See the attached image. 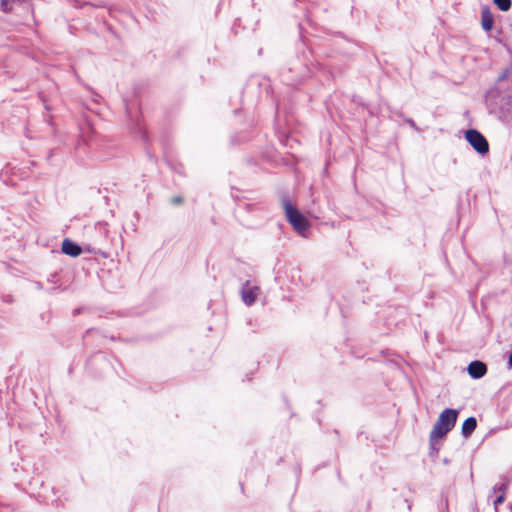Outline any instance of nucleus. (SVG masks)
I'll use <instances>...</instances> for the list:
<instances>
[{"mask_svg":"<svg viewBox=\"0 0 512 512\" xmlns=\"http://www.w3.org/2000/svg\"><path fill=\"white\" fill-rule=\"evenodd\" d=\"M312 53L302 50L290 58L279 71V76L287 86H298L310 78L314 71L321 68L319 63H314Z\"/></svg>","mask_w":512,"mask_h":512,"instance_id":"1","label":"nucleus"},{"mask_svg":"<svg viewBox=\"0 0 512 512\" xmlns=\"http://www.w3.org/2000/svg\"><path fill=\"white\" fill-rule=\"evenodd\" d=\"M283 207L288 222L297 233L303 236L309 228L308 219L288 199H283Z\"/></svg>","mask_w":512,"mask_h":512,"instance_id":"2","label":"nucleus"},{"mask_svg":"<svg viewBox=\"0 0 512 512\" xmlns=\"http://www.w3.org/2000/svg\"><path fill=\"white\" fill-rule=\"evenodd\" d=\"M465 139L479 155L484 156L488 154L489 143L485 136L477 129H468L465 132Z\"/></svg>","mask_w":512,"mask_h":512,"instance_id":"3","label":"nucleus"},{"mask_svg":"<svg viewBox=\"0 0 512 512\" xmlns=\"http://www.w3.org/2000/svg\"><path fill=\"white\" fill-rule=\"evenodd\" d=\"M457 418L458 411L456 409L446 408L440 413L436 422L438 425L443 426L446 431H451L456 424Z\"/></svg>","mask_w":512,"mask_h":512,"instance_id":"4","label":"nucleus"},{"mask_svg":"<svg viewBox=\"0 0 512 512\" xmlns=\"http://www.w3.org/2000/svg\"><path fill=\"white\" fill-rule=\"evenodd\" d=\"M259 292V287L252 286L249 281H246L241 287L242 301L248 306L253 305L258 297Z\"/></svg>","mask_w":512,"mask_h":512,"instance_id":"5","label":"nucleus"},{"mask_svg":"<svg viewBox=\"0 0 512 512\" xmlns=\"http://www.w3.org/2000/svg\"><path fill=\"white\" fill-rule=\"evenodd\" d=\"M468 374L473 379H480L487 373V365L479 360L472 361L467 368Z\"/></svg>","mask_w":512,"mask_h":512,"instance_id":"6","label":"nucleus"},{"mask_svg":"<svg viewBox=\"0 0 512 512\" xmlns=\"http://www.w3.org/2000/svg\"><path fill=\"white\" fill-rule=\"evenodd\" d=\"M61 250L65 255H68V256L74 257V258L78 257L83 251L82 247L78 243L72 241L69 238H65L62 241Z\"/></svg>","mask_w":512,"mask_h":512,"instance_id":"7","label":"nucleus"},{"mask_svg":"<svg viewBox=\"0 0 512 512\" xmlns=\"http://www.w3.org/2000/svg\"><path fill=\"white\" fill-rule=\"evenodd\" d=\"M494 25V18L488 7H484L481 10V26L486 32L492 30Z\"/></svg>","mask_w":512,"mask_h":512,"instance_id":"8","label":"nucleus"},{"mask_svg":"<svg viewBox=\"0 0 512 512\" xmlns=\"http://www.w3.org/2000/svg\"><path fill=\"white\" fill-rule=\"evenodd\" d=\"M449 432L450 431H446L443 426L438 425V423L436 422L433 426V429L430 432V435H429V444H430L431 448H434L435 440L443 438Z\"/></svg>","mask_w":512,"mask_h":512,"instance_id":"9","label":"nucleus"},{"mask_svg":"<svg viewBox=\"0 0 512 512\" xmlns=\"http://www.w3.org/2000/svg\"><path fill=\"white\" fill-rule=\"evenodd\" d=\"M477 427V420L475 417H468L462 424L461 433L465 438H468L472 435Z\"/></svg>","mask_w":512,"mask_h":512,"instance_id":"10","label":"nucleus"},{"mask_svg":"<svg viewBox=\"0 0 512 512\" xmlns=\"http://www.w3.org/2000/svg\"><path fill=\"white\" fill-rule=\"evenodd\" d=\"M493 2L502 12L508 11L512 6V0H493Z\"/></svg>","mask_w":512,"mask_h":512,"instance_id":"11","label":"nucleus"},{"mask_svg":"<svg viewBox=\"0 0 512 512\" xmlns=\"http://www.w3.org/2000/svg\"><path fill=\"white\" fill-rule=\"evenodd\" d=\"M131 130L135 131L136 133H139L143 138L146 137L144 128L142 124L140 123V120L137 119L135 122L130 124Z\"/></svg>","mask_w":512,"mask_h":512,"instance_id":"12","label":"nucleus"},{"mask_svg":"<svg viewBox=\"0 0 512 512\" xmlns=\"http://www.w3.org/2000/svg\"><path fill=\"white\" fill-rule=\"evenodd\" d=\"M16 0H1V8L4 12H9L12 9V4Z\"/></svg>","mask_w":512,"mask_h":512,"instance_id":"13","label":"nucleus"},{"mask_svg":"<svg viewBox=\"0 0 512 512\" xmlns=\"http://www.w3.org/2000/svg\"><path fill=\"white\" fill-rule=\"evenodd\" d=\"M87 89L91 92L92 101L96 104L100 103V100L102 99L101 95L95 92L92 88L87 87Z\"/></svg>","mask_w":512,"mask_h":512,"instance_id":"14","label":"nucleus"},{"mask_svg":"<svg viewBox=\"0 0 512 512\" xmlns=\"http://www.w3.org/2000/svg\"><path fill=\"white\" fill-rule=\"evenodd\" d=\"M507 488H508V485L506 483H500V484H496L493 487V490L495 492H501V494H504L505 491L507 490Z\"/></svg>","mask_w":512,"mask_h":512,"instance_id":"15","label":"nucleus"},{"mask_svg":"<svg viewBox=\"0 0 512 512\" xmlns=\"http://www.w3.org/2000/svg\"><path fill=\"white\" fill-rule=\"evenodd\" d=\"M504 501H505V494H500V495H498V496L494 499L493 503H494V506H495V510H496V511H497V507H498L499 505H501Z\"/></svg>","mask_w":512,"mask_h":512,"instance_id":"16","label":"nucleus"},{"mask_svg":"<svg viewBox=\"0 0 512 512\" xmlns=\"http://www.w3.org/2000/svg\"><path fill=\"white\" fill-rule=\"evenodd\" d=\"M184 199L182 196H174L170 199V203L172 205H181L183 203Z\"/></svg>","mask_w":512,"mask_h":512,"instance_id":"17","label":"nucleus"},{"mask_svg":"<svg viewBox=\"0 0 512 512\" xmlns=\"http://www.w3.org/2000/svg\"><path fill=\"white\" fill-rule=\"evenodd\" d=\"M86 5H90V6H92V4H91V3L83 2V1H81V0H74V7H76V8H83V7H84V6H86Z\"/></svg>","mask_w":512,"mask_h":512,"instance_id":"18","label":"nucleus"},{"mask_svg":"<svg viewBox=\"0 0 512 512\" xmlns=\"http://www.w3.org/2000/svg\"><path fill=\"white\" fill-rule=\"evenodd\" d=\"M507 76H508V71H507V70H506V71H503V72L498 76L497 81H498V82H502V81H504V80L507 78Z\"/></svg>","mask_w":512,"mask_h":512,"instance_id":"19","label":"nucleus"},{"mask_svg":"<svg viewBox=\"0 0 512 512\" xmlns=\"http://www.w3.org/2000/svg\"><path fill=\"white\" fill-rule=\"evenodd\" d=\"M406 122H407V123H408V124L413 128V129L418 130V127H417V125H416V123L414 122V120H413V119L408 118V119L406 120Z\"/></svg>","mask_w":512,"mask_h":512,"instance_id":"20","label":"nucleus"},{"mask_svg":"<svg viewBox=\"0 0 512 512\" xmlns=\"http://www.w3.org/2000/svg\"><path fill=\"white\" fill-rule=\"evenodd\" d=\"M253 206H254L253 204H248V203H244V204H243V208H244L245 210H247V211H251V210H252V208H253Z\"/></svg>","mask_w":512,"mask_h":512,"instance_id":"21","label":"nucleus"},{"mask_svg":"<svg viewBox=\"0 0 512 512\" xmlns=\"http://www.w3.org/2000/svg\"><path fill=\"white\" fill-rule=\"evenodd\" d=\"M437 453H438V448H436L435 445H434V448L430 447V455L437 454Z\"/></svg>","mask_w":512,"mask_h":512,"instance_id":"22","label":"nucleus"},{"mask_svg":"<svg viewBox=\"0 0 512 512\" xmlns=\"http://www.w3.org/2000/svg\"><path fill=\"white\" fill-rule=\"evenodd\" d=\"M125 109H126L127 116L131 118V111H130V109H129L127 104H125Z\"/></svg>","mask_w":512,"mask_h":512,"instance_id":"23","label":"nucleus"},{"mask_svg":"<svg viewBox=\"0 0 512 512\" xmlns=\"http://www.w3.org/2000/svg\"><path fill=\"white\" fill-rule=\"evenodd\" d=\"M508 364L510 367H512V352L509 355Z\"/></svg>","mask_w":512,"mask_h":512,"instance_id":"24","label":"nucleus"},{"mask_svg":"<svg viewBox=\"0 0 512 512\" xmlns=\"http://www.w3.org/2000/svg\"><path fill=\"white\" fill-rule=\"evenodd\" d=\"M95 358H96V359H104V360H105V356H104V355H102V354H100V353H99V354H97V355L95 356Z\"/></svg>","mask_w":512,"mask_h":512,"instance_id":"25","label":"nucleus"},{"mask_svg":"<svg viewBox=\"0 0 512 512\" xmlns=\"http://www.w3.org/2000/svg\"><path fill=\"white\" fill-rule=\"evenodd\" d=\"M262 52H263V49H262V48H260V49L258 50V55H261V54H262Z\"/></svg>","mask_w":512,"mask_h":512,"instance_id":"26","label":"nucleus"}]
</instances>
